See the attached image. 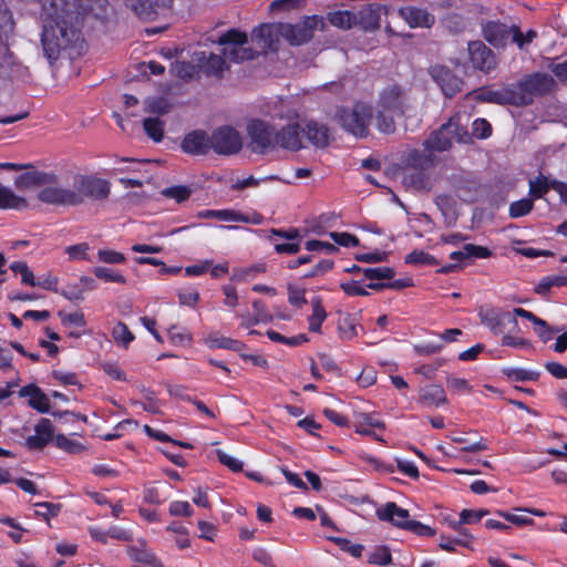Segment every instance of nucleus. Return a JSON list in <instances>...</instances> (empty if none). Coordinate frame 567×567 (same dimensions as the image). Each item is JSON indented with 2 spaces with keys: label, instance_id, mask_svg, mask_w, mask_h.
<instances>
[{
  "label": "nucleus",
  "instance_id": "obj_1",
  "mask_svg": "<svg viewBox=\"0 0 567 567\" xmlns=\"http://www.w3.org/2000/svg\"><path fill=\"white\" fill-rule=\"evenodd\" d=\"M43 20L42 48L50 63L61 54H79L83 38L80 18L86 10L82 0H40Z\"/></svg>",
  "mask_w": 567,
  "mask_h": 567
},
{
  "label": "nucleus",
  "instance_id": "obj_2",
  "mask_svg": "<svg viewBox=\"0 0 567 567\" xmlns=\"http://www.w3.org/2000/svg\"><path fill=\"white\" fill-rule=\"evenodd\" d=\"M454 141L468 144L472 142V136L466 127L460 123L458 118L451 117L424 140L423 147L434 153L446 152L452 148Z\"/></svg>",
  "mask_w": 567,
  "mask_h": 567
},
{
  "label": "nucleus",
  "instance_id": "obj_3",
  "mask_svg": "<svg viewBox=\"0 0 567 567\" xmlns=\"http://www.w3.org/2000/svg\"><path fill=\"white\" fill-rule=\"evenodd\" d=\"M340 125L355 137H365L369 134V125L373 118L371 105L358 102L351 107H341L336 114Z\"/></svg>",
  "mask_w": 567,
  "mask_h": 567
},
{
  "label": "nucleus",
  "instance_id": "obj_4",
  "mask_svg": "<svg viewBox=\"0 0 567 567\" xmlns=\"http://www.w3.org/2000/svg\"><path fill=\"white\" fill-rule=\"evenodd\" d=\"M209 40L221 47V54L229 62L239 63L254 60L256 56V52L247 45V34L238 29L228 30L218 37L217 40Z\"/></svg>",
  "mask_w": 567,
  "mask_h": 567
},
{
  "label": "nucleus",
  "instance_id": "obj_5",
  "mask_svg": "<svg viewBox=\"0 0 567 567\" xmlns=\"http://www.w3.org/2000/svg\"><path fill=\"white\" fill-rule=\"evenodd\" d=\"M555 80L547 73H533L519 80L514 84V90L518 100V106H525L533 103L534 97L544 95L553 90Z\"/></svg>",
  "mask_w": 567,
  "mask_h": 567
},
{
  "label": "nucleus",
  "instance_id": "obj_6",
  "mask_svg": "<svg viewBox=\"0 0 567 567\" xmlns=\"http://www.w3.org/2000/svg\"><path fill=\"white\" fill-rule=\"evenodd\" d=\"M326 23L322 17H305L298 23L279 24V32L290 44L301 45L312 39L316 30H322Z\"/></svg>",
  "mask_w": 567,
  "mask_h": 567
},
{
  "label": "nucleus",
  "instance_id": "obj_7",
  "mask_svg": "<svg viewBox=\"0 0 567 567\" xmlns=\"http://www.w3.org/2000/svg\"><path fill=\"white\" fill-rule=\"evenodd\" d=\"M73 194L80 197V205L84 203V199L91 200H104L109 197L111 187L110 183L105 179L78 174L73 179Z\"/></svg>",
  "mask_w": 567,
  "mask_h": 567
},
{
  "label": "nucleus",
  "instance_id": "obj_8",
  "mask_svg": "<svg viewBox=\"0 0 567 567\" xmlns=\"http://www.w3.org/2000/svg\"><path fill=\"white\" fill-rule=\"evenodd\" d=\"M250 138L249 147L254 153L266 154L275 148V127L261 120H252L247 124Z\"/></svg>",
  "mask_w": 567,
  "mask_h": 567
},
{
  "label": "nucleus",
  "instance_id": "obj_9",
  "mask_svg": "<svg viewBox=\"0 0 567 567\" xmlns=\"http://www.w3.org/2000/svg\"><path fill=\"white\" fill-rule=\"evenodd\" d=\"M210 150L218 155H234L243 147V138L234 127L225 125L210 134Z\"/></svg>",
  "mask_w": 567,
  "mask_h": 567
},
{
  "label": "nucleus",
  "instance_id": "obj_10",
  "mask_svg": "<svg viewBox=\"0 0 567 567\" xmlns=\"http://www.w3.org/2000/svg\"><path fill=\"white\" fill-rule=\"evenodd\" d=\"M53 177L55 179L53 183L43 184L42 188L38 192V199L49 205L79 206L80 197L73 194V187L63 188L60 186L59 176L53 174Z\"/></svg>",
  "mask_w": 567,
  "mask_h": 567
},
{
  "label": "nucleus",
  "instance_id": "obj_11",
  "mask_svg": "<svg viewBox=\"0 0 567 567\" xmlns=\"http://www.w3.org/2000/svg\"><path fill=\"white\" fill-rule=\"evenodd\" d=\"M478 317L481 322L488 327L494 334L504 333L507 327H509V332L518 330V321L509 311L482 308L478 311Z\"/></svg>",
  "mask_w": 567,
  "mask_h": 567
},
{
  "label": "nucleus",
  "instance_id": "obj_12",
  "mask_svg": "<svg viewBox=\"0 0 567 567\" xmlns=\"http://www.w3.org/2000/svg\"><path fill=\"white\" fill-rule=\"evenodd\" d=\"M432 80L441 87L443 94L452 99L463 86V80L456 76L447 66L435 64L429 68Z\"/></svg>",
  "mask_w": 567,
  "mask_h": 567
},
{
  "label": "nucleus",
  "instance_id": "obj_13",
  "mask_svg": "<svg viewBox=\"0 0 567 567\" xmlns=\"http://www.w3.org/2000/svg\"><path fill=\"white\" fill-rule=\"evenodd\" d=\"M467 50L473 68L484 73L495 69L497 64L495 54L482 41L470 42Z\"/></svg>",
  "mask_w": 567,
  "mask_h": 567
},
{
  "label": "nucleus",
  "instance_id": "obj_14",
  "mask_svg": "<svg viewBox=\"0 0 567 567\" xmlns=\"http://www.w3.org/2000/svg\"><path fill=\"white\" fill-rule=\"evenodd\" d=\"M278 146L293 152L302 148V126L299 123H290L280 130L275 128V148Z\"/></svg>",
  "mask_w": 567,
  "mask_h": 567
},
{
  "label": "nucleus",
  "instance_id": "obj_15",
  "mask_svg": "<svg viewBox=\"0 0 567 567\" xmlns=\"http://www.w3.org/2000/svg\"><path fill=\"white\" fill-rule=\"evenodd\" d=\"M125 3L140 19L153 21L159 11L171 6L172 0H125Z\"/></svg>",
  "mask_w": 567,
  "mask_h": 567
},
{
  "label": "nucleus",
  "instance_id": "obj_16",
  "mask_svg": "<svg viewBox=\"0 0 567 567\" xmlns=\"http://www.w3.org/2000/svg\"><path fill=\"white\" fill-rule=\"evenodd\" d=\"M379 106L383 111L403 115L405 111V94L402 87L396 84L385 87L380 94Z\"/></svg>",
  "mask_w": 567,
  "mask_h": 567
},
{
  "label": "nucleus",
  "instance_id": "obj_17",
  "mask_svg": "<svg viewBox=\"0 0 567 567\" xmlns=\"http://www.w3.org/2000/svg\"><path fill=\"white\" fill-rule=\"evenodd\" d=\"M381 10L380 3L365 4L354 13L355 27L364 32H375L381 27Z\"/></svg>",
  "mask_w": 567,
  "mask_h": 567
},
{
  "label": "nucleus",
  "instance_id": "obj_18",
  "mask_svg": "<svg viewBox=\"0 0 567 567\" xmlns=\"http://www.w3.org/2000/svg\"><path fill=\"white\" fill-rule=\"evenodd\" d=\"M210 135L203 130H195L185 135L182 150L190 155H205L210 151Z\"/></svg>",
  "mask_w": 567,
  "mask_h": 567
},
{
  "label": "nucleus",
  "instance_id": "obj_19",
  "mask_svg": "<svg viewBox=\"0 0 567 567\" xmlns=\"http://www.w3.org/2000/svg\"><path fill=\"white\" fill-rule=\"evenodd\" d=\"M377 516L380 520L390 522L396 527L408 529L413 519H409L408 509L399 507L395 503L389 502L383 507L377 509Z\"/></svg>",
  "mask_w": 567,
  "mask_h": 567
},
{
  "label": "nucleus",
  "instance_id": "obj_20",
  "mask_svg": "<svg viewBox=\"0 0 567 567\" xmlns=\"http://www.w3.org/2000/svg\"><path fill=\"white\" fill-rule=\"evenodd\" d=\"M35 434L25 440L29 450H43L55 436L54 427L49 419L42 417L34 427Z\"/></svg>",
  "mask_w": 567,
  "mask_h": 567
},
{
  "label": "nucleus",
  "instance_id": "obj_21",
  "mask_svg": "<svg viewBox=\"0 0 567 567\" xmlns=\"http://www.w3.org/2000/svg\"><path fill=\"white\" fill-rule=\"evenodd\" d=\"M399 16L411 28H431L435 22V17L426 9L417 8L414 6L400 8Z\"/></svg>",
  "mask_w": 567,
  "mask_h": 567
},
{
  "label": "nucleus",
  "instance_id": "obj_22",
  "mask_svg": "<svg viewBox=\"0 0 567 567\" xmlns=\"http://www.w3.org/2000/svg\"><path fill=\"white\" fill-rule=\"evenodd\" d=\"M440 162V158L432 151L423 150H411L405 156V166L411 169H423L431 171Z\"/></svg>",
  "mask_w": 567,
  "mask_h": 567
},
{
  "label": "nucleus",
  "instance_id": "obj_23",
  "mask_svg": "<svg viewBox=\"0 0 567 567\" xmlns=\"http://www.w3.org/2000/svg\"><path fill=\"white\" fill-rule=\"evenodd\" d=\"M512 27L499 21H488L483 25L484 39L495 48H504L511 38Z\"/></svg>",
  "mask_w": 567,
  "mask_h": 567
},
{
  "label": "nucleus",
  "instance_id": "obj_24",
  "mask_svg": "<svg viewBox=\"0 0 567 567\" xmlns=\"http://www.w3.org/2000/svg\"><path fill=\"white\" fill-rule=\"evenodd\" d=\"M19 396H29L28 404L40 413L50 412V400L48 395L35 384H28L19 390Z\"/></svg>",
  "mask_w": 567,
  "mask_h": 567
},
{
  "label": "nucleus",
  "instance_id": "obj_25",
  "mask_svg": "<svg viewBox=\"0 0 567 567\" xmlns=\"http://www.w3.org/2000/svg\"><path fill=\"white\" fill-rule=\"evenodd\" d=\"M55 179L53 173H45L41 171L25 172L14 179V185L18 189L24 190L33 187H42L43 184H51Z\"/></svg>",
  "mask_w": 567,
  "mask_h": 567
},
{
  "label": "nucleus",
  "instance_id": "obj_26",
  "mask_svg": "<svg viewBox=\"0 0 567 567\" xmlns=\"http://www.w3.org/2000/svg\"><path fill=\"white\" fill-rule=\"evenodd\" d=\"M302 134L316 147L323 148L329 144V130L323 124L315 121L307 122L302 126Z\"/></svg>",
  "mask_w": 567,
  "mask_h": 567
},
{
  "label": "nucleus",
  "instance_id": "obj_27",
  "mask_svg": "<svg viewBox=\"0 0 567 567\" xmlns=\"http://www.w3.org/2000/svg\"><path fill=\"white\" fill-rule=\"evenodd\" d=\"M402 182L405 187L412 188L414 190H430L431 188L429 171L411 169L405 167Z\"/></svg>",
  "mask_w": 567,
  "mask_h": 567
},
{
  "label": "nucleus",
  "instance_id": "obj_28",
  "mask_svg": "<svg viewBox=\"0 0 567 567\" xmlns=\"http://www.w3.org/2000/svg\"><path fill=\"white\" fill-rule=\"evenodd\" d=\"M280 34L279 24H260L252 31V39L258 42L262 49H274L276 37Z\"/></svg>",
  "mask_w": 567,
  "mask_h": 567
},
{
  "label": "nucleus",
  "instance_id": "obj_29",
  "mask_svg": "<svg viewBox=\"0 0 567 567\" xmlns=\"http://www.w3.org/2000/svg\"><path fill=\"white\" fill-rule=\"evenodd\" d=\"M485 100L492 103H497L502 105H515L518 106V103L523 101L518 100L516 96L514 84L504 86L498 90H492L486 93Z\"/></svg>",
  "mask_w": 567,
  "mask_h": 567
},
{
  "label": "nucleus",
  "instance_id": "obj_30",
  "mask_svg": "<svg viewBox=\"0 0 567 567\" xmlns=\"http://www.w3.org/2000/svg\"><path fill=\"white\" fill-rule=\"evenodd\" d=\"M420 402L427 406H437L447 402L444 389L439 384H430L420 390Z\"/></svg>",
  "mask_w": 567,
  "mask_h": 567
},
{
  "label": "nucleus",
  "instance_id": "obj_31",
  "mask_svg": "<svg viewBox=\"0 0 567 567\" xmlns=\"http://www.w3.org/2000/svg\"><path fill=\"white\" fill-rule=\"evenodd\" d=\"M127 555L136 563L150 565L153 567H164L162 561L155 556L154 553L146 549L145 544L142 542L141 547L130 546L127 547Z\"/></svg>",
  "mask_w": 567,
  "mask_h": 567
},
{
  "label": "nucleus",
  "instance_id": "obj_32",
  "mask_svg": "<svg viewBox=\"0 0 567 567\" xmlns=\"http://www.w3.org/2000/svg\"><path fill=\"white\" fill-rule=\"evenodd\" d=\"M28 207L25 198L16 195L10 188L0 184V208L24 209Z\"/></svg>",
  "mask_w": 567,
  "mask_h": 567
},
{
  "label": "nucleus",
  "instance_id": "obj_33",
  "mask_svg": "<svg viewBox=\"0 0 567 567\" xmlns=\"http://www.w3.org/2000/svg\"><path fill=\"white\" fill-rule=\"evenodd\" d=\"M312 313L308 318L309 331L321 332V324L327 318V312L322 306L320 297H316L311 300Z\"/></svg>",
  "mask_w": 567,
  "mask_h": 567
},
{
  "label": "nucleus",
  "instance_id": "obj_34",
  "mask_svg": "<svg viewBox=\"0 0 567 567\" xmlns=\"http://www.w3.org/2000/svg\"><path fill=\"white\" fill-rule=\"evenodd\" d=\"M328 20L332 25L342 30H349L355 27L354 12L348 10L330 12Z\"/></svg>",
  "mask_w": 567,
  "mask_h": 567
},
{
  "label": "nucleus",
  "instance_id": "obj_35",
  "mask_svg": "<svg viewBox=\"0 0 567 567\" xmlns=\"http://www.w3.org/2000/svg\"><path fill=\"white\" fill-rule=\"evenodd\" d=\"M203 58L199 61L206 59V62L202 64L205 72L209 75L220 76L224 69L226 68V59L219 54L210 53L208 58L205 56V53L202 52Z\"/></svg>",
  "mask_w": 567,
  "mask_h": 567
},
{
  "label": "nucleus",
  "instance_id": "obj_36",
  "mask_svg": "<svg viewBox=\"0 0 567 567\" xmlns=\"http://www.w3.org/2000/svg\"><path fill=\"white\" fill-rule=\"evenodd\" d=\"M202 216L206 218H216L225 221H249V217L231 209L206 210L202 213Z\"/></svg>",
  "mask_w": 567,
  "mask_h": 567
},
{
  "label": "nucleus",
  "instance_id": "obj_37",
  "mask_svg": "<svg viewBox=\"0 0 567 567\" xmlns=\"http://www.w3.org/2000/svg\"><path fill=\"white\" fill-rule=\"evenodd\" d=\"M488 514L487 509H463L460 514V519L457 522H451L450 526L453 529H460V526L464 524H475L478 523L485 515Z\"/></svg>",
  "mask_w": 567,
  "mask_h": 567
},
{
  "label": "nucleus",
  "instance_id": "obj_38",
  "mask_svg": "<svg viewBox=\"0 0 567 567\" xmlns=\"http://www.w3.org/2000/svg\"><path fill=\"white\" fill-rule=\"evenodd\" d=\"M143 127L148 137L158 143L164 136V123L158 117H148L143 121Z\"/></svg>",
  "mask_w": 567,
  "mask_h": 567
},
{
  "label": "nucleus",
  "instance_id": "obj_39",
  "mask_svg": "<svg viewBox=\"0 0 567 567\" xmlns=\"http://www.w3.org/2000/svg\"><path fill=\"white\" fill-rule=\"evenodd\" d=\"M112 337L117 344L127 346L134 340V334L128 330L124 322H117L112 330Z\"/></svg>",
  "mask_w": 567,
  "mask_h": 567
},
{
  "label": "nucleus",
  "instance_id": "obj_40",
  "mask_svg": "<svg viewBox=\"0 0 567 567\" xmlns=\"http://www.w3.org/2000/svg\"><path fill=\"white\" fill-rule=\"evenodd\" d=\"M54 441H55V445L59 449H61L70 454H79L84 451V446L80 442H78L75 440H71L63 434L55 435Z\"/></svg>",
  "mask_w": 567,
  "mask_h": 567
},
{
  "label": "nucleus",
  "instance_id": "obj_41",
  "mask_svg": "<svg viewBox=\"0 0 567 567\" xmlns=\"http://www.w3.org/2000/svg\"><path fill=\"white\" fill-rule=\"evenodd\" d=\"M508 379L513 381H537L540 373L538 371H530L519 368H512L504 371Z\"/></svg>",
  "mask_w": 567,
  "mask_h": 567
},
{
  "label": "nucleus",
  "instance_id": "obj_42",
  "mask_svg": "<svg viewBox=\"0 0 567 567\" xmlns=\"http://www.w3.org/2000/svg\"><path fill=\"white\" fill-rule=\"evenodd\" d=\"M388 111H383L380 109L378 114L375 115V125L377 128L383 134H392L395 132V122L393 116L386 115Z\"/></svg>",
  "mask_w": 567,
  "mask_h": 567
},
{
  "label": "nucleus",
  "instance_id": "obj_43",
  "mask_svg": "<svg viewBox=\"0 0 567 567\" xmlns=\"http://www.w3.org/2000/svg\"><path fill=\"white\" fill-rule=\"evenodd\" d=\"M208 342L210 348L230 349L237 352L245 348L243 342L226 337H215L209 339Z\"/></svg>",
  "mask_w": 567,
  "mask_h": 567
},
{
  "label": "nucleus",
  "instance_id": "obj_44",
  "mask_svg": "<svg viewBox=\"0 0 567 567\" xmlns=\"http://www.w3.org/2000/svg\"><path fill=\"white\" fill-rule=\"evenodd\" d=\"M368 561L374 565L388 566L392 563V556L388 547L379 546L369 555Z\"/></svg>",
  "mask_w": 567,
  "mask_h": 567
},
{
  "label": "nucleus",
  "instance_id": "obj_45",
  "mask_svg": "<svg viewBox=\"0 0 567 567\" xmlns=\"http://www.w3.org/2000/svg\"><path fill=\"white\" fill-rule=\"evenodd\" d=\"M406 264H413V265H429V266H435L439 264V261L435 259L434 256L423 251V250H413L411 254H409L405 257Z\"/></svg>",
  "mask_w": 567,
  "mask_h": 567
},
{
  "label": "nucleus",
  "instance_id": "obj_46",
  "mask_svg": "<svg viewBox=\"0 0 567 567\" xmlns=\"http://www.w3.org/2000/svg\"><path fill=\"white\" fill-rule=\"evenodd\" d=\"M267 336L272 341L281 342L291 347H296L308 341V337L305 333L289 338L280 334L277 331L268 330Z\"/></svg>",
  "mask_w": 567,
  "mask_h": 567
},
{
  "label": "nucleus",
  "instance_id": "obj_47",
  "mask_svg": "<svg viewBox=\"0 0 567 567\" xmlns=\"http://www.w3.org/2000/svg\"><path fill=\"white\" fill-rule=\"evenodd\" d=\"M551 188L550 182L543 175L529 181V194L535 198L543 197Z\"/></svg>",
  "mask_w": 567,
  "mask_h": 567
},
{
  "label": "nucleus",
  "instance_id": "obj_48",
  "mask_svg": "<svg viewBox=\"0 0 567 567\" xmlns=\"http://www.w3.org/2000/svg\"><path fill=\"white\" fill-rule=\"evenodd\" d=\"M363 275L367 279L370 280H383V279H392L395 275L393 268L390 267H378V268H364Z\"/></svg>",
  "mask_w": 567,
  "mask_h": 567
},
{
  "label": "nucleus",
  "instance_id": "obj_49",
  "mask_svg": "<svg viewBox=\"0 0 567 567\" xmlns=\"http://www.w3.org/2000/svg\"><path fill=\"white\" fill-rule=\"evenodd\" d=\"M338 329L341 338L344 340H350L358 334L357 323L351 316L341 319Z\"/></svg>",
  "mask_w": 567,
  "mask_h": 567
},
{
  "label": "nucleus",
  "instance_id": "obj_50",
  "mask_svg": "<svg viewBox=\"0 0 567 567\" xmlns=\"http://www.w3.org/2000/svg\"><path fill=\"white\" fill-rule=\"evenodd\" d=\"M534 203L532 199L524 198L514 202L509 206V216L512 218H518L527 215L533 209Z\"/></svg>",
  "mask_w": 567,
  "mask_h": 567
},
{
  "label": "nucleus",
  "instance_id": "obj_51",
  "mask_svg": "<svg viewBox=\"0 0 567 567\" xmlns=\"http://www.w3.org/2000/svg\"><path fill=\"white\" fill-rule=\"evenodd\" d=\"M162 194L165 197L176 199L177 203H182L190 196L192 189L187 186H172L163 189Z\"/></svg>",
  "mask_w": 567,
  "mask_h": 567
},
{
  "label": "nucleus",
  "instance_id": "obj_52",
  "mask_svg": "<svg viewBox=\"0 0 567 567\" xmlns=\"http://www.w3.org/2000/svg\"><path fill=\"white\" fill-rule=\"evenodd\" d=\"M93 274L96 278L103 279L105 281H112L117 284H126V279L123 275L118 272H114L112 269L106 267H96L93 270Z\"/></svg>",
  "mask_w": 567,
  "mask_h": 567
},
{
  "label": "nucleus",
  "instance_id": "obj_53",
  "mask_svg": "<svg viewBox=\"0 0 567 567\" xmlns=\"http://www.w3.org/2000/svg\"><path fill=\"white\" fill-rule=\"evenodd\" d=\"M329 236L336 244L343 247H355L359 245V239L349 233L331 231Z\"/></svg>",
  "mask_w": 567,
  "mask_h": 567
},
{
  "label": "nucleus",
  "instance_id": "obj_54",
  "mask_svg": "<svg viewBox=\"0 0 567 567\" xmlns=\"http://www.w3.org/2000/svg\"><path fill=\"white\" fill-rule=\"evenodd\" d=\"M216 455H217V458L218 461L227 466L229 470H231L233 472H240L243 470V462H240L239 460L230 456L229 454H227L225 451L223 450H217L216 451Z\"/></svg>",
  "mask_w": 567,
  "mask_h": 567
},
{
  "label": "nucleus",
  "instance_id": "obj_55",
  "mask_svg": "<svg viewBox=\"0 0 567 567\" xmlns=\"http://www.w3.org/2000/svg\"><path fill=\"white\" fill-rule=\"evenodd\" d=\"M342 550L350 553L353 557H361L363 551V546L360 544H351L349 539L346 538H331Z\"/></svg>",
  "mask_w": 567,
  "mask_h": 567
},
{
  "label": "nucleus",
  "instance_id": "obj_56",
  "mask_svg": "<svg viewBox=\"0 0 567 567\" xmlns=\"http://www.w3.org/2000/svg\"><path fill=\"white\" fill-rule=\"evenodd\" d=\"M473 132L471 136L486 138L492 134V126L485 118H477L473 122Z\"/></svg>",
  "mask_w": 567,
  "mask_h": 567
},
{
  "label": "nucleus",
  "instance_id": "obj_57",
  "mask_svg": "<svg viewBox=\"0 0 567 567\" xmlns=\"http://www.w3.org/2000/svg\"><path fill=\"white\" fill-rule=\"evenodd\" d=\"M59 317L61 318L62 323L65 327H84L85 326V319L83 313L81 312H74V313H65L64 311L59 312Z\"/></svg>",
  "mask_w": 567,
  "mask_h": 567
},
{
  "label": "nucleus",
  "instance_id": "obj_58",
  "mask_svg": "<svg viewBox=\"0 0 567 567\" xmlns=\"http://www.w3.org/2000/svg\"><path fill=\"white\" fill-rule=\"evenodd\" d=\"M99 260L105 264H123L125 256L122 252H117L109 249H101L97 252Z\"/></svg>",
  "mask_w": 567,
  "mask_h": 567
},
{
  "label": "nucleus",
  "instance_id": "obj_59",
  "mask_svg": "<svg viewBox=\"0 0 567 567\" xmlns=\"http://www.w3.org/2000/svg\"><path fill=\"white\" fill-rule=\"evenodd\" d=\"M333 260L322 259L310 271L303 274V278L319 277L333 268Z\"/></svg>",
  "mask_w": 567,
  "mask_h": 567
},
{
  "label": "nucleus",
  "instance_id": "obj_60",
  "mask_svg": "<svg viewBox=\"0 0 567 567\" xmlns=\"http://www.w3.org/2000/svg\"><path fill=\"white\" fill-rule=\"evenodd\" d=\"M305 289L297 288L292 285H288V300L291 305L296 307H302L307 303V299L305 297Z\"/></svg>",
  "mask_w": 567,
  "mask_h": 567
},
{
  "label": "nucleus",
  "instance_id": "obj_61",
  "mask_svg": "<svg viewBox=\"0 0 567 567\" xmlns=\"http://www.w3.org/2000/svg\"><path fill=\"white\" fill-rule=\"evenodd\" d=\"M35 506L45 509V511H37L35 515L40 516L47 520L50 517L56 516L61 511L60 504H53V503H49V502L37 503Z\"/></svg>",
  "mask_w": 567,
  "mask_h": 567
},
{
  "label": "nucleus",
  "instance_id": "obj_62",
  "mask_svg": "<svg viewBox=\"0 0 567 567\" xmlns=\"http://www.w3.org/2000/svg\"><path fill=\"white\" fill-rule=\"evenodd\" d=\"M172 71L181 79H192L195 73V66L189 62H176Z\"/></svg>",
  "mask_w": 567,
  "mask_h": 567
},
{
  "label": "nucleus",
  "instance_id": "obj_63",
  "mask_svg": "<svg viewBox=\"0 0 567 567\" xmlns=\"http://www.w3.org/2000/svg\"><path fill=\"white\" fill-rule=\"evenodd\" d=\"M89 249V244L81 243L66 247L65 252L69 255L70 259H86Z\"/></svg>",
  "mask_w": 567,
  "mask_h": 567
},
{
  "label": "nucleus",
  "instance_id": "obj_64",
  "mask_svg": "<svg viewBox=\"0 0 567 567\" xmlns=\"http://www.w3.org/2000/svg\"><path fill=\"white\" fill-rule=\"evenodd\" d=\"M61 295L71 301H82L84 299V289L78 285H69L61 290Z\"/></svg>",
  "mask_w": 567,
  "mask_h": 567
}]
</instances>
